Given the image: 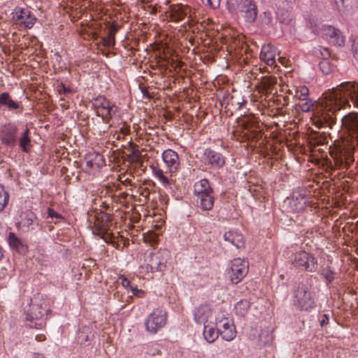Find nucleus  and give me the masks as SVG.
I'll return each instance as SVG.
<instances>
[{
	"label": "nucleus",
	"mask_w": 358,
	"mask_h": 358,
	"mask_svg": "<svg viewBox=\"0 0 358 358\" xmlns=\"http://www.w3.org/2000/svg\"><path fill=\"white\" fill-rule=\"evenodd\" d=\"M352 102L358 108V83L343 82L323 94L314 112L313 121L319 127H332L336 122V113L350 108Z\"/></svg>",
	"instance_id": "f257e3e1"
},
{
	"label": "nucleus",
	"mask_w": 358,
	"mask_h": 358,
	"mask_svg": "<svg viewBox=\"0 0 358 358\" xmlns=\"http://www.w3.org/2000/svg\"><path fill=\"white\" fill-rule=\"evenodd\" d=\"M238 125L241 126L244 130L249 129V123L247 122L244 118L239 119L238 121Z\"/></svg>",
	"instance_id": "5fc2aeb1"
},
{
	"label": "nucleus",
	"mask_w": 358,
	"mask_h": 358,
	"mask_svg": "<svg viewBox=\"0 0 358 358\" xmlns=\"http://www.w3.org/2000/svg\"><path fill=\"white\" fill-rule=\"evenodd\" d=\"M128 161L131 164L134 162V148H131V152L127 155Z\"/></svg>",
	"instance_id": "4d7b16f0"
},
{
	"label": "nucleus",
	"mask_w": 358,
	"mask_h": 358,
	"mask_svg": "<svg viewBox=\"0 0 358 358\" xmlns=\"http://www.w3.org/2000/svg\"><path fill=\"white\" fill-rule=\"evenodd\" d=\"M283 99V103L282 106H287L289 103V97L287 96H282Z\"/></svg>",
	"instance_id": "052dcab7"
},
{
	"label": "nucleus",
	"mask_w": 358,
	"mask_h": 358,
	"mask_svg": "<svg viewBox=\"0 0 358 358\" xmlns=\"http://www.w3.org/2000/svg\"><path fill=\"white\" fill-rule=\"evenodd\" d=\"M33 358H45L41 354H38V353H35L33 355Z\"/></svg>",
	"instance_id": "e2e57ef3"
},
{
	"label": "nucleus",
	"mask_w": 358,
	"mask_h": 358,
	"mask_svg": "<svg viewBox=\"0 0 358 358\" xmlns=\"http://www.w3.org/2000/svg\"><path fill=\"white\" fill-rule=\"evenodd\" d=\"M307 203L308 199L305 195L294 193L289 201V207L293 212H301L305 209Z\"/></svg>",
	"instance_id": "bb28decb"
},
{
	"label": "nucleus",
	"mask_w": 358,
	"mask_h": 358,
	"mask_svg": "<svg viewBox=\"0 0 358 358\" xmlns=\"http://www.w3.org/2000/svg\"><path fill=\"white\" fill-rule=\"evenodd\" d=\"M272 15L269 12H264L262 21L264 24H268L272 22Z\"/></svg>",
	"instance_id": "603ef678"
},
{
	"label": "nucleus",
	"mask_w": 358,
	"mask_h": 358,
	"mask_svg": "<svg viewBox=\"0 0 358 358\" xmlns=\"http://www.w3.org/2000/svg\"><path fill=\"white\" fill-rule=\"evenodd\" d=\"M275 48L269 44H265L262 47L259 58L268 66L275 67Z\"/></svg>",
	"instance_id": "a878e982"
},
{
	"label": "nucleus",
	"mask_w": 358,
	"mask_h": 358,
	"mask_svg": "<svg viewBox=\"0 0 358 358\" xmlns=\"http://www.w3.org/2000/svg\"><path fill=\"white\" fill-rule=\"evenodd\" d=\"M292 265L299 271L314 272L317 268V261L313 255L299 251L294 255Z\"/></svg>",
	"instance_id": "dca6fc26"
},
{
	"label": "nucleus",
	"mask_w": 358,
	"mask_h": 358,
	"mask_svg": "<svg viewBox=\"0 0 358 358\" xmlns=\"http://www.w3.org/2000/svg\"><path fill=\"white\" fill-rule=\"evenodd\" d=\"M352 51L354 58L358 62V38L353 41L352 45Z\"/></svg>",
	"instance_id": "09e8293b"
},
{
	"label": "nucleus",
	"mask_w": 358,
	"mask_h": 358,
	"mask_svg": "<svg viewBox=\"0 0 358 358\" xmlns=\"http://www.w3.org/2000/svg\"><path fill=\"white\" fill-rule=\"evenodd\" d=\"M169 203V197L166 194H160L159 195V207L162 209L166 208Z\"/></svg>",
	"instance_id": "de8ad7c7"
},
{
	"label": "nucleus",
	"mask_w": 358,
	"mask_h": 358,
	"mask_svg": "<svg viewBox=\"0 0 358 358\" xmlns=\"http://www.w3.org/2000/svg\"><path fill=\"white\" fill-rule=\"evenodd\" d=\"M92 106L96 109L97 115L101 117L105 123H109L118 112V107L102 96L94 99Z\"/></svg>",
	"instance_id": "4468645a"
},
{
	"label": "nucleus",
	"mask_w": 358,
	"mask_h": 358,
	"mask_svg": "<svg viewBox=\"0 0 358 358\" xmlns=\"http://www.w3.org/2000/svg\"><path fill=\"white\" fill-rule=\"evenodd\" d=\"M112 215L103 212H101L96 217L94 222V234L103 238V236L108 234L113 225Z\"/></svg>",
	"instance_id": "412c9836"
},
{
	"label": "nucleus",
	"mask_w": 358,
	"mask_h": 358,
	"mask_svg": "<svg viewBox=\"0 0 358 358\" xmlns=\"http://www.w3.org/2000/svg\"><path fill=\"white\" fill-rule=\"evenodd\" d=\"M341 128L347 134L331 152L337 169H348L355 161L354 153L358 149V113L350 112L341 119Z\"/></svg>",
	"instance_id": "7ed1b4c3"
},
{
	"label": "nucleus",
	"mask_w": 358,
	"mask_h": 358,
	"mask_svg": "<svg viewBox=\"0 0 358 358\" xmlns=\"http://www.w3.org/2000/svg\"><path fill=\"white\" fill-rule=\"evenodd\" d=\"M8 201V194L0 187V211L3 210Z\"/></svg>",
	"instance_id": "a19ab883"
},
{
	"label": "nucleus",
	"mask_w": 358,
	"mask_h": 358,
	"mask_svg": "<svg viewBox=\"0 0 358 358\" xmlns=\"http://www.w3.org/2000/svg\"><path fill=\"white\" fill-rule=\"evenodd\" d=\"M278 84V78L272 75L262 76L259 82L257 84L259 92L262 94H272Z\"/></svg>",
	"instance_id": "393cba45"
},
{
	"label": "nucleus",
	"mask_w": 358,
	"mask_h": 358,
	"mask_svg": "<svg viewBox=\"0 0 358 358\" xmlns=\"http://www.w3.org/2000/svg\"><path fill=\"white\" fill-rule=\"evenodd\" d=\"M277 16L280 22L286 24H289L292 20V15L288 10L285 11L278 10L277 11Z\"/></svg>",
	"instance_id": "ea45409f"
},
{
	"label": "nucleus",
	"mask_w": 358,
	"mask_h": 358,
	"mask_svg": "<svg viewBox=\"0 0 358 358\" xmlns=\"http://www.w3.org/2000/svg\"><path fill=\"white\" fill-rule=\"evenodd\" d=\"M123 245L125 247V246H127L129 244V240L128 238L127 239H123Z\"/></svg>",
	"instance_id": "0e129e2a"
},
{
	"label": "nucleus",
	"mask_w": 358,
	"mask_h": 358,
	"mask_svg": "<svg viewBox=\"0 0 358 358\" xmlns=\"http://www.w3.org/2000/svg\"><path fill=\"white\" fill-rule=\"evenodd\" d=\"M138 83V87L143 94V97L150 98L149 92L145 87H144L141 83H139V80H137Z\"/></svg>",
	"instance_id": "864d4df0"
},
{
	"label": "nucleus",
	"mask_w": 358,
	"mask_h": 358,
	"mask_svg": "<svg viewBox=\"0 0 358 358\" xmlns=\"http://www.w3.org/2000/svg\"><path fill=\"white\" fill-rule=\"evenodd\" d=\"M329 321V315L327 314H324L322 316V318L320 320V324L322 327L327 324Z\"/></svg>",
	"instance_id": "6e6d98bb"
},
{
	"label": "nucleus",
	"mask_w": 358,
	"mask_h": 358,
	"mask_svg": "<svg viewBox=\"0 0 358 358\" xmlns=\"http://www.w3.org/2000/svg\"><path fill=\"white\" fill-rule=\"evenodd\" d=\"M121 279H122V285L123 287H130V289L132 292V294L134 295V287H133L131 285V282L125 277H121Z\"/></svg>",
	"instance_id": "3c124183"
},
{
	"label": "nucleus",
	"mask_w": 358,
	"mask_h": 358,
	"mask_svg": "<svg viewBox=\"0 0 358 358\" xmlns=\"http://www.w3.org/2000/svg\"><path fill=\"white\" fill-rule=\"evenodd\" d=\"M165 13L166 18L170 21L178 22L185 17H191L192 9L190 6L182 3L171 4L165 10Z\"/></svg>",
	"instance_id": "6ab92c4d"
},
{
	"label": "nucleus",
	"mask_w": 358,
	"mask_h": 358,
	"mask_svg": "<svg viewBox=\"0 0 358 358\" xmlns=\"http://www.w3.org/2000/svg\"><path fill=\"white\" fill-rule=\"evenodd\" d=\"M216 325L219 334L224 340L231 341L235 338L236 334L235 327L230 319L227 317L219 319L217 317Z\"/></svg>",
	"instance_id": "4be33fe9"
},
{
	"label": "nucleus",
	"mask_w": 358,
	"mask_h": 358,
	"mask_svg": "<svg viewBox=\"0 0 358 358\" xmlns=\"http://www.w3.org/2000/svg\"><path fill=\"white\" fill-rule=\"evenodd\" d=\"M122 202L127 208L124 216L122 217V218L123 219L124 224L132 231L134 228V195L133 194L132 188H129L125 192L122 193Z\"/></svg>",
	"instance_id": "f3484780"
},
{
	"label": "nucleus",
	"mask_w": 358,
	"mask_h": 358,
	"mask_svg": "<svg viewBox=\"0 0 358 358\" xmlns=\"http://www.w3.org/2000/svg\"><path fill=\"white\" fill-rule=\"evenodd\" d=\"M50 310L48 303L43 301L41 303H32L26 314L27 325L29 328L41 329L45 326V315Z\"/></svg>",
	"instance_id": "6e6552de"
},
{
	"label": "nucleus",
	"mask_w": 358,
	"mask_h": 358,
	"mask_svg": "<svg viewBox=\"0 0 358 358\" xmlns=\"http://www.w3.org/2000/svg\"><path fill=\"white\" fill-rule=\"evenodd\" d=\"M320 68L324 74H329L331 72V67L328 60L320 62Z\"/></svg>",
	"instance_id": "c03bdc74"
},
{
	"label": "nucleus",
	"mask_w": 358,
	"mask_h": 358,
	"mask_svg": "<svg viewBox=\"0 0 358 358\" xmlns=\"http://www.w3.org/2000/svg\"><path fill=\"white\" fill-rule=\"evenodd\" d=\"M11 20L21 29H31L36 23V17L28 8L17 6L11 13Z\"/></svg>",
	"instance_id": "2eb2a0df"
},
{
	"label": "nucleus",
	"mask_w": 358,
	"mask_h": 358,
	"mask_svg": "<svg viewBox=\"0 0 358 358\" xmlns=\"http://www.w3.org/2000/svg\"><path fill=\"white\" fill-rule=\"evenodd\" d=\"M169 257V252L166 249H160L157 252H145L143 263L138 268L139 277L150 279L152 278L153 273L163 271L166 268Z\"/></svg>",
	"instance_id": "39448f33"
},
{
	"label": "nucleus",
	"mask_w": 358,
	"mask_h": 358,
	"mask_svg": "<svg viewBox=\"0 0 358 358\" xmlns=\"http://www.w3.org/2000/svg\"><path fill=\"white\" fill-rule=\"evenodd\" d=\"M8 240L10 248L19 254L24 255L27 252V245L14 233L10 232L9 234Z\"/></svg>",
	"instance_id": "7c9ffc66"
},
{
	"label": "nucleus",
	"mask_w": 358,
	"mask_h": 358,
	"mask_svg": "<svg viewBox=\"0 0 358 358\" xmlns=\"http://www.w3.org/2000/svg\"><path fill=\"white\" fill-rule=\"evenodd\" d=\"M203 162L205 164L212 168L217 169L224 166L225 159L221 153L213 150L210 148H206L203 152Z\"/></svg>",
	"instance_id": "5701e85b"
},
{
	"label": "nucleus",
	"mask_w": 358,
	"mask_h": 358,
	"mask_svg": "<svg viewBox=\"0 0 358 358\" xmlns=\"http://www.w3.org/2000/svg\"><path fill=\"white\" fill-rule=\"evenodd\" d=\"M117 31V27L112 26L109 30L108 35L103 38V44L104 46L110 48L115 44V34Z\"/></svg>",
	"instance_id": "4c0bfd02"
},
{
	"label": "nucleus",
	"mask_w": 358,
	"mask_h": 358,
	"mask_svg": "<svg viewBox=\"0 0 358 358\" xmlns=\"http://www.w3.org/2000/svg\"><path fill=\"white\" fill-rule=\"evenodd\" d=\"M194 200L196 206L203 210L213 208L215 201L214 193L207 179H201L194 185Z\"/></svg>",
	"instance_id": "0eeeda50"
},
{
	"label": "nucleus",
	"mask_w": 358,
	"mask_h": 358,
	"mask_svg": "<svg viewBox=\"0 0 358 358\" xmlns=\"http://www.w3.org/2000/svg\"><path fill=\"white\" fill-rule=\"evenodd\" d=\"M58 92L60 94H68L73 92V90L69 87H66L64 83H60L58 85Z\"/></svg>",
	"instance_id": "a18cd8bd"
},
{
	"label": "nucleus",
	"mask_w": 358,
	"mask_h": 358,
	"mask_svg": "<svg viewBox=\"0 0 358 358\" xmlns=\"http://www.w3.org/2000/svg\"><path fill=\"white\" fill-rule=\"evenodd\" d=\"M327 138L324 134L320 133H314L310 137V143L312 146L316 147L318 145H323L327 143Z\"/></svg>",
	"instance_id": "c9c22d12"
},
{
	"label": "nucleus",
	"mask_w": 358,
	"mask_h": 358,
	"mask_svg": "<svg viewBox=\"0 0 358 358\" xmlns=\"http://www.w3.org/2000/svg\"><path fill=\"white\" fill-rule=\"evenodd\" d=\"M154 227H155V229L157 230V231L160 229V226L159 225H155Z\"/></svg>",
	"instance_id": "774afa93"
},
{
	"label": "nucleus",
	"mask_w": 358,
	"mask_h": 358,
	"mask_svg": "<svg viewBox=\"0 0 358 358\" xmlns=\"http://www.w3.org/2000/svg\"><path fill=\"white\" fill-rule=\"evenodd\" d=\"M227 6L231 11L241 13L248 22H253L257 16V6L254 0H228Z\"/></svg>",
	"instance_id": "9b49d317"
},
{
	"label": "nucleus",
	"mask_w": 358,
	"mask_h": 358,
	"mask_svg": "<svg viewBox=\"0 0 358 358\" xmlns=\"http://www.w3.org/2000/svg\"><path fill=\"white\" fill-rule=\"evenodd\" d=\"M88 157L90 159L87 162V164L90 168H92L94 166L99 167L103 164V156L99 153H92L89 155Z\"/></svg>",
	"instance_id": "e433bc0d"
},
{
	"label": "nucleus",
	"mask_w": 358,
	"mask_h": 358,
	"mask_svg": "<svg viewBox=\"0 0 358 358\" xmlns=\"http://www.w3.org/2000/svg\"><path fill=\"white\" fill-rule=\"evenodd\" d=\"M320 274L324 278L327 285H330L335 279L336 273L329 266L322 268Z\"/></svg>",
	"instance_id": "58836bf2"
},
{
	"label": "nucleus",
	"mask_w": 358,
	"mask_h": 358,
	"mask_svg": "<svg viewBox=\"0 0 358 358\" xmlns=\"http://www.w3.org/2000/svg\"><path fill=\"white\" fill-rule=\"evenodd\" d=\"M281 91L285 92L288 94L294 95V97L301 101L297 103V107L303 112H308L314 110V103L309 96V90L305 85L294 87L289 88L287 85H281Z\"/></svg>",
	"instance_id": "f8f14e48"
},
{
	"label": "nucleus",
	"mask_w": 358,
	"mask_h": 358,
	"mask_svg": "<svg viewBox=\"0 0 358 358\" xmlns=\"http://www.w3.org/2000/svg\"><path fill=\"white\" fill-rule=\"evenodd\" d=\"M168 313L162 308H157L149 314L145 320V329L150 334H157L164 328L167 322Z\"/></svg>",
	"instance_id": "ddd939ff"
},
{
	"label": "nucleus",
	"mask_w": 358,
	"mask_h": 358,
	"mask_svg": "<svg viewBox=\"0 0 358 358\" xmlns=\"http://www.w3.org/2000/svg\"><path fill=\"white\" fill-rule=\"evenodd\" d=\"M22 225L27 231L35 230L38 226L36 216L31 211L25 213V216L22 221Z\"/></svg>",
	"instance_id": "473e14b6"
},
{
	"label": "nucleus",
	"mask_w": 358,
	"mask_h": 358,
	"mask_svg": "<svg viewBox=\"0 0 358 358\" xmlns=\"http://www.w3.org/2000/svg\"><path fill=\"white\" fill-rule=\"evenodd\" d=\"M36 340L37 341H39V342H41V341H45V335H43V334H38V335H36Z\"/></svg>",
	"instance_id": "bf43d9fd"
},
{
	"label": "nucleus",
	"mask_w": 358,
	"mask_h": 358,
	"mask_svg": "<svg viewBox=\"0 0 358 358\" xmlns=\"http://www.w3.org/2000/svg\"><path fill=\"white\" fill-rule=\"evenodd\" d=\"M248 273V262L245 259L235 258L231 262L228 271L230 280L234 284L240 282Z\"/></svg>",
	"instance_id": "a211bd4d"
},
{
	"label": "nucleus",
	"mask_w": 358,
	"mask_h": 358,
	"mask_svg": "<svg viewBox=\"0 0 358 358\" xmlns=\"http://www.w3.org/2000/svg\"><path fill=\"white\" fill-rule=\"evenodd\" d=\"M149 184L146 182L141 183V180L136 182V224L141 220V217H144L143 221L148 218H152L148 214L150 210L145 208L147 203L148 198L150 194Z\"/></svg>",
	"instance_id": "1a4fd4ad"
},
{
	"label": "nucleus",
	"mask_w": 358,
	"mask_h": 358,
	"mask_svg": "<svg viewBox=\"0 0 358 358\" xmlns=\"http://www.w3.org/2000/svg\"><path fill=\"white\" fill-rule=\"evenodd\" d=\"M241 305H244V306H246V308H248V303H247V302L243 303V302H242V301H241V302L238 303L236 304V309H238V308L239 306H241Z\"/></svg>",
	"instance_id": "680f3d73"
},
{
	"label": "nucleus",
	"mask_w": 358,
	"mask_h": 358,
	"mask_svg": "<svg viewBox=\"0 0 358 358\" xmlns=\"http://www.w3.org/2000/svg\"><path fill=\"white\" fill-rule=\"evenodd\" d=\"M145 294V292L144 291L141 290V289H138L136 287V297H143Z\"/></svg>",
	"instance_id": "13d9d810"
},
{
	"label": "nucleus",
	"mask_w": 358,
	"mask_h": 358,
	"mask_svg": "<svg viewBox=\"0 0 358 358\" xmlns=\"http://www.w3.org/2000/svg\"><path fill=\"white\" fill-rule=\"evenodd\" d=\"M293 304L301 310H309L316 306L314 292L311 286L306 284H301L294 293Z\"/></svg>",
	"instance_id": "9d476101"
},
{
	"label": "nucleus",
	"mask_w": 358,
	"mask_h": 358,
	"mask_svg": "<svg viewBox=\"0 0 358 358\" xmlns=\"http://www.w3.org/2000/svg\"><path fill=\"white\" fill-rule=\"evenodd\" d=\"M159 236V232L149 229L141 235V239L143 240L145 244H149L150 246L155 247L158 243Z\"/></svg>",
	"instance_id": "72a5a7b5"
},
{
	"label": "nucleus",
	"mask_w": 358,
	"mask_h": 358,
	"mask_svg": "<svg viewBox=\"0 0 358 358\" xmlns=\"http://www.w3.org/2000/svg\"><path fill=\"white\" fill-rule=\"evenodd\" d=\"M224 240L234 245L237 248L244 247L245 241L243 234L236 230H229L224 233Z\"/></svg>",
	"instance_id": "c85d7f7f"
},
{
	"label": "nucleus",
	"mask_w": 358,
	"mask_h": 358,
	"mask_svg": "<svg viewBox=\"0 0 358 358\" xmlns=\"http://www.w3.org/2000/svg\"><path fill=\"white\" fill-rule=\"evenodd\" d=\"M203 334L205 340L207 342L211 343H213L218 338L220 334L218 330L216 331L214 327L211 325L204 324Z\"/></svg>",
	"instance_id": "f704fd0d"
},
{
	"label": "nucleus",
	"mask_w": 358,
	"mask_h": 358,
	"mask_svg": "<svg viewBox=\"0 0 358 358\" xmlns=\"http://www.w3.org/2000/svg\"><path fill=\"white\" fill-rule=\"evenodd\" d=\"M48 217H50L52 219L56 218V219H63V217L61 214L55 212L53 209L48 208Z\"/></svg>",
	"instance_id": "8fccbe9b"
},
{
	"label": "nucleus",
	"mask_w": 358,
	"mask_h": 358,
	"mask_svg": "<svg viewBox=\"0 0 358 358\" xmlns=\"http://www.w3.org/2000/svg\"><path fill=\"white\" fill-rule=\"evenodd\" d=\"M211 313L212 310L208 305H201L194 310V320L198 324H205Z\"/></svg>",
	"instance_id": "cd10ccee"
},
{
	"label": "nucleus",
	"mask_w": 358,
	"mask_h": 358,
	"mask_svg": "<svg viewBox=\"0 0 358 358\" xmlns=\"http://www.w3.org/2000/svg\"><path fill=\"white\" fill-rule=\"evenodd\" d=\"M162 158L165 164V170L158 165H151L149 152L136 145V174L138 172L139 175L145 173L148 166H150L155 178L164 187L171 186L174 182L173 176L180 168L179 156L176 151L167 149L162 152Z\"/></svg>",
	"instance_id": "20e7f679"
},
{
	"label": "nucleus",
	"mask_w": 358,
	"mask_h": 358,
	"mask_svg": "<svg viewBox=\"0 0 358 358\" xmlns=\"http://www.w3.org/2000/svg\"><path fill=\"white\" fill-rule=\"evenodd\" d=\"M3 249L1 247H0V260L1 259V258L3 257Z\"/></svg>",
	"instance_id": "338daca9"
},
{
	"label": "nucleus",
	"mask_w": 358,
	"mask_h": 358,
	"mask_svg": "<svg viewBox=\"0 0 358 358\" xmlns=\"http://www.w3.org/2000/svg\"><path fill=\"white\" fill-rule=\"evenodd\" d=\"M136 10L138 13H136V32H137V29H140L141 31V35H144L147 33V24L145 22H140L138 16L141 15V13H139L141 10L146 11L145 15L147 13L151 15L154 11V8L150 6L145 7L142 4H140L137 6L136 5ZM136 35L137 33H136Z\"/></svg>",
	"instance_id": "c756f323"
},
{
	"label": "nucleus",
	"mask_w": 358,
	"mask_h": 358,
	"mask_svg": "<svg viewBox=\"0 0 358 358\" xmlns=\"http://www.w3.org/2000/svg\"><path fill=\"white\" fill-rule=\"evenodd\" d=\"M18 128L13 123L4 124L0 129V140L4 145L13 148L17 143Z\"/></svg>",
	"instance_id": "aec40b11"
},
{
	"label": "nucleus",
	"mask_w": 358,
	"mask_h": 358,
	"mask_svg": "<svg viewBox=\"0 0 358 358\" xmlns=\"http://www.w3.org/2000/svg\"><path fill=\"white\" fill-rule=\"evenodd\" d=\"M19 146L22 152H29L32 147L30 137V130L26 127L23 129L20 138L17 139Z\"/></svg>",
	"instance_id": "2f4dec72"
},
{
	"label": "nucleus",
	"mask_w": 358,
	"mask_h": 358,
	"mask_svg": "<svg viewBox=\"0 0 358 358\" xmlns=\"http://www.w3.org/2000/svg\"><path fill=\"white\" fill-rule=\"evenodd\" d=\"M352 102L358 108V83L343 82L323 94L314 112L313 121L319 127H332L336 122V113L350 108Z\"/></svg>",
	"instance_id": "f03ea898"
},
{
	"label": "nucleus",
	"mask_w": 358,
	"mask_h": 358,
	"mask_svg": "<svg viewBox=\"0 0 358 358\" xmlns=\"http://www.w3.org/2000/svg\"><path fill=\"white\" fill-rule=\"evenodd\" d=\"M2 107L16 114H21L24 110L22 102L13 100L10 94L6 92L0 94V108Z\"/></svg>",
	"instance_id": "b1692460"
},
{
	"label": "nucleus",
	"mask_w": 358,
	"mask_h": 358,
	"mask_svg": "<svg viewBox=\"0 0 358 358\" xmlns=\"http://www.w3.org/2000/svg\"><path fill=\"white\" fill-rule=\"evenodd\" d=\"M202 3L213 9H215L220 6V0H201Z\"/></svg>",
	"instance_id": "49530a36"
},
{
	"label": "nucleus",
	"mask_w": 358,
	"mask_h": 358,
	"mask_svg": "<svg viewBox=\"0 0 358 358\" xmlns=\"http://www.w3.org/2000/svg\"><path fill=\"white\" fill-rule=\"evenodd\" d=\"M263 73V71L262 70L261 68H257V66L252 68V69L250 71L249 73V76H248V78L252 79H255V80H258V82H259V78L260 77H259V76Z\"/></svg>",
	"instance_id": "37998d69"
},
{
	"label": "nucleus",
	"mask_w": 358,
	"mask_h": 358,
	"mask_svg": "<svg viewBox=\"0 0 358 358\" xmlns=\"http://www.w3.org/2000/svg\"><path fill=\"white\" fill-rule=\"evenodd\" d=\"M133 177L131 171L130 173H125L120 176V180L124 185H129L130 187L132 188L133 187V182H132V178Z\"/></svg>",
	"instance_id": "79ce46f5"
},
{
	"label": "nucleus",
	"mask_w": 358,
	"mask_h": 358,
	"mask_svg": "<svg viewBox=\"0 0 358 358\" xmlns=\"http://www.w3.org/2000/svg\"><path fill=\"white\" fill-rule=\"evenodd\" d=\"M306 20L313 32L321 34L329 43L338 46L344 45L345 37L340 30L330 25H322L320 27L319 20L313 16H308Z\"/></svg>",
	"instance_id": "423d86ee"
},
{
	"label": "nucleus",
	"mask_w": 358,
	"mask_h": 358,
	"mask_svg": "<svg viewBox=\"0 0 358 358\" xmlns=\"http://www.w3.org/2000/svg\"><path fill=\"white\" fill-rule=\"evenodd\" d=\"M55 57H56V60H57V62H59V61H60L61 56L59 55V53H57H57H55Z\"/></svg>",
	"instance_id": "69168bd1"
}]
</instances>
